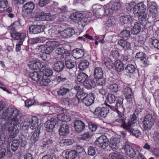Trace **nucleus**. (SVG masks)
Masks as SVG:
<instances>
[{
	"label": "nucleus",
	"mask_w": 159,
	"mask_h": 159,
	"mask_svg": "<svg viewBox=\"0 0 159 159\" xmlns=\"http://www.w3.org/2000/svg\"><path fill=\"white\" fill-rule=\"evenodd\" d=\"M22 119L23 117L22 116L20 119H17L13 125H9L8 129L9 133L10 134L9 137L10 138H14L18 133L19 130L21 128L23 129L24 127H25L27 129L29 125H31L30 120L27 119L23 122Z\"/></svg>",
	"instance_id": "obj_1"
},
{
	"label": "nucleus",
	"mask_w": 159,
	"mask_h": 159,
	"mask_svg": "<svg viewBox=\"0 0 159 159\" xmlns=\"http://www.w3.org/2000/svg\"><path fill=\"white\" fill-rule=\"evenodd\" d=\"M22 113L20 112L17 109L12 107L10 106L5 109L2 113V117L9 121L11 123L10 125H13L16 122L18 118L20 119Z\"/></svg>",
	"instance_id": "obj_2"
},
{
	"label": "nucleus",
	"mask_w": 159,
	"mask_h": 159,
	"mask_svg": "<svg viewBox=\"0 0 159 159\" xmlns=\"http://www.w3.org/2000/svg\"><path fill=\"white\" fill-rule=\"evenodd\" d=\"M118 112V117L116 118L114 122L120 123L121 124L120 126L121 128L129 132L131 130L132 125L130 122L129 121L127 123H126L125 119L124 116L122 115V113L120 112L119 111Z\"/></svg>",
	"instance_id": "obj_3"
},
{
	"label": "nucleus",
	"mask_w": 159,
	"mask_h": 159,
	"mask_svg": "<svg viewBox=\"0 0 159 159\" xmlns=\"http://www.w3.org/2000/svg\"><path fill=\"white\" fill-rule=\"evenodd\" d=\"M109 140L107 136L102 135L95 141V144L100 148L105 149L108 146Z\"/></svg>",
	"instance_id": "obj_4"
},
{
	"label": "nucleus",
	"mask_w": 159,
	"mask_h": 159,
	"mask_svg": "<svg viewBox=\"0 0 159 159\" xmlns=\"http://www.w3.org/2000/svg\"><path fill=\"white\" fill-rule=\"evenodd\" d=\"M95 98V94L90 93L87 94L82 100H80V103H82L86 106L89 107L94 103Z\"/></svg>",
	"instance_id": "obj_5"
},
{
	"label": "nucleus",
	"mask_w": 159,
	"mask_h": 159,
	"mask_svg": "<svg viewBox=\"0 0 159 159\" xmlns=\"http://www.w3.org/2000/svg\"><path fill=\"white\" fill-rule=\"evenodd\" d=\"M154 118L152 115L148 114L144 117L143 121L144 128L145 130L150 129L154 125Z\"/></svg>",
	"instance_id": "obj_6"
},
{
	"label": "nucleus",
	"mask_w": 159,
	"mask_h": 159,
	"mask_svg": "<svg viewBox=\"0 0 159 159\" xmlns=\"http://www.w3.org/2000/svg\"><path fill=\"white\" fill-rule=\"evenodd\" d=\"M109 6V8L106 9L105 10V15L109 16L112 15L121 7L120 4L116 2L112 4L110 3Z\"/></svg>",
	"instance_id": "obj_7"
},
{
	"label": "nucleus",
	"mask_w": 159,
	"mask_h": 159,
	"mask_svg": "<svg viewBox=\"0 0 159 159\" xmlns=\"http://www.w3.org/2000/svg\"><path fill=\"white\" fill-rule=\"evenodd\" d=\"M58 123V120L55 118H52L47 120L44 124L46 131L49 132H52L55 125L57 124Z\"/></svg>",
	"instance_id": "obj_8"
},
{
	"label": "nucleus",
	"mask_w": 159,
	"mask_h": 159,
	"mask_svg": "<svg viewBox=\"0 0 159 159\" xmlns=\"http://www.w3.org/2000/svg\"><path fill=\"white\" fill-rule=\"evenodd\" d=\"M56 54L61 59H65L70 55V53L67 50L65 49L63 47H59L55 51Z\"/></svg>",
	"instance_id": "obj_9"
},
{
	"label": "nucleus",
	"mask_w": 159,
	"mask_h": 159,
	"mask_svg": "<svg viewBox=\"0 0 159 159\" xmlns=\"http://www.w3.org/2000/svg\"><path fill=\"white\" fill-rule=\"evenodd\" d=\"M127 156L130 159H133L136 155V152L132 147L129 145L125 144L123 147Z\"/></svg>",
	"instance_id": "obj_10"
},
{
	"label": "nucleus",
	"mask_w": 159,
	"mask_h": 159,
	"mask_svg": "<svg viewBox=\"0 0 159 159\" xmlns=\"http://www.w3.org/2000/svg\"><path fill=\"white\" fill-rule=\"evenodd\" d=\"M109 108L107 107L102 108L98 107L95 109L94 114L98 116L105 118L107 114L109 113Z\"/></svg>",
	"instance_id": "obj_11"
},
{
	"label": "nucleus",
	"mask_w": 159,
	"mask_h": 159,
	"mask_svg": "<svg viewBox=\"0 0 159 159\" xmlns=\"http://www.w3.org/2000/svg\"><path fill=\"white\" fill-rule=\"evenodd\" d=\"M35 5L32 2L26 3L23 7L22 11L24 14L31 13L34 8Z\"/></svg>",
	"instance_id": "obj_12"
},
{
	"label": "nucleus",
	"mask_w": 159,
	"mask_h": 159,
	"mask_svg": "<svg viewBox=\"0 0 159 159\" xmlns=\"http://www.w3.org/2000/svg\"><path fill=\"white\" fill-rule=\"evenodd\" d=\"M84 54V49L78 48L74 49L72 52V56L75 59H80L83 57Z\"/></svg>",
	"instance_id": "obj_13"
},
{
	"label": "nucleus",
	"mask_w": 159,
	"mask_h": 159,
	"mask_svg": "<svg viewBox=\"0 0 159 159\" xmlns=\"http://www.w3.org/2000/svg\"><path fill=\"white\" fill-rule=\"evenodd\" d=\"M55 78L57 83L61 84H64L65 83H66L69 81V77L67 72L60 74L57 76Z\"/></svg>",
	"instance_id": "obj_14"
},
{
	"label": "nucleus",
	"mask_w": 159,
	"mask_h": 159,
	"mask_svg": "<svg viewBox=\"0 0 159 159\" xmlns=\"http://www.w3.org/2000/svg\"><path fill=\"white\" fill-rule=\"evenodd\" d=\"M44 30L43 26L41 25H32L29 28V30L31 34H37L43 32Z\"/></svg>",
	"instance_id": "obj_15"
},
{
	"label": "nucleus",
	"mask_w": 159,
	"mask_h": 159,
	"mask_svg": "<svg viewBox=\"0 0 159 159\" xmlns=\"http://www.w3.org/2000/svg\"><path fill=\"white\" fill-rule=\"evenodd\" d=\"M74 124L75 129L78 132H82L85 128V124L81 120H75Z\"/></svg>",
	"instance_id": "obj_16"
},
{
	"label": "nucleus",
	"mask_w": 159,
	"mask_h": 159,
	"mask_svg": "<svg viewBox=\"0 0 159 159\" xmlns=\"http://www.w3.org/2000/svg\"><path fill=\"white\" fill-rule=\"evenodd\" d=\"M124 95L125 99L129 103L132 102V98L133 94L131 89L130 87H126L125 89Z\"/></svg>",
	"instance_id": "obj_17"
},
{
	"label": "nucleus",
	"mask_w": 159,
	"mask_h": 159,
	"mask_svg": "<svg viewBox=\"0 0 159 159\" xmlns=\"http://www.w3.org/2000/svg\"><path fill=\"white\" fill-rule=\"evenodd\" d=\"M75 33V31L73 28H68L61 32V36L64 38H68Z\"/></svg>",
	"instance_id": "obj_18"
},
{
	"label": "nucleus",
	"mask_w": 159,
	"mask_h": 159,
	"mask_svg": "<svg viewBox=\"0 0 159 159\" xmlns=\"http://www.w3.org/2000/svg\"><path fill=\"white\" fill-rule=\"evenodd\" d=\"M69 127L66 123H65L60 126L59 133L61 136H65L69 133Z\"/></svg>",
	"instance_id": "obj_19"
},
{
	"label": "nucleus",
	"mask_w": 159,
	"mask_h": 159,
	"mask_svg": "<svg viewBox=\"0 0 159 159\" xmlns=\"http://www.w3.org/2000/svg\"><path fill=\"white\" fill-rule=\"evenodd\" d=\"M126 40L121 39L118 42V45L121 46L124 51L129 50L131 48L130 43Z\"/></svg>",
	"instance_id": "obj_20"
},
{
	"label": "nucleus",
	"mask_w": 159,
	"mask_h": 159,
	"mask_svg": "<svg viewBox=\"0 0 159 159\" xmlns=\"http://www.w3.org/2000/svg\"><path fill=\"white\" fill-rule=\"evenodd\" d=\"M136 10L134 11V15H136L139 13L145 12L146 6L143 2H139L135 6Z\"/></svg>",
	"instance_id": "obj_21"
},
{
	"label": "nucleus",
	"mask_w": 159,
	"mask_h": 159,
	"mask_svg": "<svg viewBox=\"0 0 159 159\" xmlns=\"http://www.w3.org/2000/svg\"><path fill=\"white\" fill-rule=\"evenodd\" d=\"M125 70L126 72L125 75L129 76L131 77L135 73L136 68L132 64H129L125 67Z\"/></svg>",
	"instance_id": "obj_22"
},
{
	"label": "nucleus",
	"mask_w": 159,
	"mask_h": 159,
	"mask_svg": "<svg viewBox=\"0 0 159 159\" xmlns=\"http://www.w3.org/2000/svg\"><path fill=\"white\" fill-rule=\"evenodd\" d=\"M42 64L38 60H35L30 61L28 64L29 67L33 70H37L38 69L40 70Z\"/></svg>",
	"instance_id": "obj_23"
},
{
	"label": "nucleus",
	"mask_w": 159,
	"mask_h": 159,
	"mask_svg": "<svg viewBox=\"0 0 159 159\" xmlns=\"http://www.w3.org/2000/svg\"><path fill=\"white\" fill-rule=\"evenodd\" d=\"M123 100L124 99L122 98H120L117 100L116 106L113 110L117 113L118 114L117 117H118V111L120 112H121L120 111L123 108Z\"/></svg>",
	"instance_id": "obj_24"
},
{
	"label": "nucleus",
	"mask_w": 159,
	"mask_h": 159,
	"mask_svg": "<svg viewBox=\"0 0 159 159\" xmlns=\"http://www.w3.org/2000/svg\"><path fill=\"white\" fill-rule=\"evenodd\" d=\"M11 36L14 40H24L25 38L26 37V34L25 33H20L16 31L14 33H11Z\"/></svg>",
	"instance_id": "obj_25"
},
{
	"label": "nucleus",
	"mask_w": 159,
	"mask_h": 159,
	"mask_svg": "<svg viewBox=\"0 0 159 159\" xmlns=\"http://www.w3.org/2000/svg\"><path fill=\"white\" fill-rule=\"evenodd\" d=\"M49 46L46 47L44 45H40L39 48V50L43 53L46 54H50L52 53L53 50V47H51L50 45Z\"/></svg>",
	"instance_id": "obj_26"
},
{
	"label": "nucleus",
	"mask_w": 159,
	"mask_h": 159,
	"mask_svg": "<svg viewBox=\"0 0 159 159\" xmlns=\"http://www.w3.org/2000/svg\"><path fill=\"white\" fill-rule=\"evenodd\" d=\"M40 127H38L36 129H35L32 135L30 140L31 142L33 143H35L39 140V134L40 133Z\"/></svg>",
	"instance_id": "obj_27"
},
{
	"label": "nucleus",
	"mask_w": 159,
	"mask_h": 159,
	"mask_svg": "<svg viewBox=\"0 0 159 159\" xmlns=\"http://www.w3.org/2000/svg\"><path fill=\"white\" fill-rule=\"evenodd\" d=\"M83 86L86 89H90L96 86V83L93 79H88L84 83Z\"/></svg>",
	"instance_id": "obj_28"
},
{
	"label": "nucleus",
	"mask_w": 159,
	"mask_h": 159,
	"mask_svg": "<svg viewBox=\"0 0 159 159\" xmlns=\"http://www.w3.org/2000/svg\"><path fill=\"white\" fill-rule=\"evenodd\" d=\"M111 143V144L112 148L117 150L118 149H120V145L121 146V143H120V138H115L113 139Z\"/></svg>",
	"instance_id": "obj_29"
},
{
	"label": "nucleus",
	"mask_w": 159,
	"mask_h": 159,
	"mask_svg": "<svg viewBox=\"0 0 159 159\" xmlns=\"http://www.w3.org/2000/svg\"><path fill=\"white\" fill-rule=\"evenodd\" d=\"M64 67V62L61 61H57L54 64L53 69L57 72L62 71Z\"/></svg>",
	"instance_id": "obj_30"
},
{
	"label": "nucleus",
	"mask_w": 159,
	"mask_h": 159,
	"mask_svg": "<svg viewBox=\"0 0 159 159\" xmlns=\"http://www.w3.org/2000/svg\"><path fill=\"white\" fill-rule=\"evenodd\" d=\"M89 62L88 60H84L80 62L78 67L80 70L83 71L89 67Z\"/></svg>",
	"instance_id": "obj_31"
},
{
	"label": "nucleus",
	"mask_w": 159,
	"mask_h": 159,
	"mask_svg": "<svg viewBox=\"0 0 159 159\" xmlns=\"http://www.w3.org/2000/svg\"><path fill=\"white\" fill-rule=\"evenodd\" d=\"M148 10H149L150 13L153 14L157 12V5L155 2H148Z\"/></svg>",
	"instance_id": "obj_32"
},
{
	"label": "nucleus",
	"mask_w": 159,
	"mask_h": 159,
	"mask_svg": "<svg viewBox=\"0 0 159 159\" xmlns=\"http://www.w3.org/2000/svg\"><path fill=\"white\" fill-rule=\"evenodd\" d=\"M67 159H77V152L76 150H71L66 152Z\"/></svg>",
	"instance_id": "obj_33"
},
{
	"label": "nucleus",
	"mask_w": 159,
	"mask_h": 159,
	"mask_svg": "<svg viewBox=\"0 0 159 159\" xmlns=\"http://www.w3.org/2000/svg\"><path fill=\"white\" fill-rule=\"evenodd\" d=\"M83 14L79 12H77L71 14L70 15V18L72 20L75 21H79L81 19L83 18Z\"/></svg>",
	"instance_id": "obj_34"
},
{
	"label": "nucleus",
	"mask_w": 159,
	"mask_h": 159,
	"mask_svg": "<svg viewBox=\"0 0 159 159\" xmlns=\"http://www.w3.org/2000/svg\"><path fill=\"white\" fill-rule=\"evenodd\" d=\"M89 78L88 75L85 73L80 72L77 76V80L80 83H84Z\"/></svg>",
	"instance_id": "obj_35"
},
{
	"label": "nucleus",
	"mask_w": 159,
	"mask_h": 159,
	"mask_svg": "<svg viewBox=\"0 0 159 159\" xmlns=\"http://www.w3.org/2000/svg\"><path fill=\"white\" fill-rule=\"evenodd\" d=\"M103 71L101 67H96L94 71L93 75L95 79L100 78L102 77Z\"/></svg>",
	"instance_id": "obj_36"
},
{
	"label": "nucleus",
	"mask_w": 159,
	"mask_h": 159,
	"mask_svg": "<svg viewBox=\"0 0 159 159\" xmlns=\"http://www.w3.org/2000/svg\"><path fill=\"white\" fill-rule=\"evenodd\" d=\"M114 66L116 70L120 72L123 71L125 68L123 62L120 60H116L115 61Z\"/></svg>",
	"instance_id": "obj_37"
},
{
	"label": "nucleus",
	"mask_w": 159,
	"mask_h": 159,
	"mask_svg": "<svg viewBox=\"0 0 159 159\" xmlns=\"http://www.w3.org/2000/svg\"><path fill=\"white\" fill-rule=\"evenodd\" d=\"M38 16L40 20L42 21H48L51 19L50 14L49 13H46L42 12L39 13Z\"/></svg>",
	"instance_id": "obj_38"
},
{
	"label": "nucleus",
	"mask_w": 159,
	"mask_h": 159,
	"mask_svg": "<svg viewBox=\"0 0 159 159\" xmlns=\"http://www.w3.org/2000/svg\"><path fill=\"white\" fill-rule=\"evenodd\" d=\"M70 90L68 88L61 87L57 91V93L58 95L64 97L69 92Z\"/></svg>",
	"instance_id": "obj_39"
},
{
	"label": "nucleus",
	"mask_w": 159,
	"mask_h": 159,
	"mask_svg": "<svg viewBox=\"0 0 159 159\" xmlns=\"http://www.w3.org/2000/svg\"><path fill=\"white\" fill-rule=\"evenodd\" d=\"M29 77L34 81L37 82L41 78V75L39 73L35 71L30 72L29 75Z\"/></svg>",
	"instance_id": "obj_40"
},
{
	"label": "nucleus",
	"mask_w": 159,
	"mask_h": 159,
	"mask_svg": "<svg viewBox=\"0 0 159 159\" xmlns=\"http://www.w3.org/2000/svg\"><path fill=\"white\" fill-rule=\"evenodd\" d=\"M41 71H44L45 75L44 76H46L47 77H49L52 75V69L50 68H46V66L45 65H42V66L40 69Z\"/></svg>",
	"instance_id": "obj_41"
},
{
	"label": "nucleus",
	"mask_w": 159,
	"mask_h": 159,
	"mask_svg": "<svg viewBox=\"0 0 159 159\" xmlns=\"http://www.w3.org/2000/svg\"><path fill=\"white\" fill-rule=\"evenodd\" d=\"M20 144V141L18 139H14L12 141L11 145V150L13 152L16 151L18 149Z\"/></svg>",
	"instance_id": "obj_42"
},
{
	"label": "nucleus",
	"mask_w": 159,
	"mask_h": 159,
	"mask_svg": "<svg viewBox=\"0 0 159 159\" xmlns=\"http://www.w3.org/2000/svg\"><path fill=\"white\" fill-rule=\"evenodd\" d=\"M136 3L134 2H131L126 4V8L127 11L129 12L132 11L134 14V11L136 10L135 8Z\"/></svg>",
	"instance_id": "obj_43"
},
{
	"label": "nucleus",
	"mask_w": 159,
	"mask_h": 159,
	"mask_svg": "<svg viewBox=\"0 0 159 159\" xmlns=\"http://www.w3.org/2000/svg\"><path fill=\"white\" fill-rule=\"evenodd\" d=\"M31 120V126L30 128L32 129H36L38 125V118L36 116L32 117Z\"/></svg>",
	"instance_id": "obj_44"
},
{
	"label": "nucleus",
	"mask_w": 159,
	"mask_h": 159,
	"mask_svg": "<svg viewBox=\"0 0 159 159\" xmlns=\"http://www.w3.org/2000/svg\"><path fill=\"white\" fill-rule=\"evenodd\" d=\"M141 28L140 24L136 22L134 24L131 33L134 35H137L140 32Z\"/></svg>",
	"instance_id": "obj_45"
},
{
	"label": "nucleus",
	"mask_w": 159,
	"mask_h": 159,
	"mask_svg": "<svg viewBox=\"0 0 159 159\" xmlns=\"http://www.w3.org/2000/svg\"><path fill=\"white\" fill-rule=\"evenodd\" d=\"M132 19V18L130 16L126 15L121 16L120 17L121 22L124 24H128L130 21Z\"/></svg>",
	"instance_id": "obj_46"
},
{
	"label": "nucleus",
	"mask_w": 159,
	"mask_h": 159,
	"mask_svg": "<svg viewBox=\"0 0 159 159\" xmlns=\"http://www.w3.org/2000/svg\"><path fill=\"white\" fill-rule=\"evenodd\" d=\"M57 119L62 121H69L70 120V117L69 115H66L64 113L59 114L57 115Z\"/></svg>",
	"instance_id": "obj_47"
},
{
	"label": "nucleus",
	"mask_w": 159,
	"mask_h": 159,
	"mask_svg": "<svg viewBox=\"0 0 159 159\" xmlns=\"http://www.w3.org/2000/svg\"><path fill=\"white\" fill-rule=\"evenodd\" d=\"M139 22L142 24L146 21L147 14L145 12L137 14Z\"/></svg>",
	"instance_id": "obj_48"
},
{
	"label": "nucleus",
	"mask_w": 159,
	"mask_h": 159,
	"mask_svg": "<svg viewBox=\"0 0 159 159\" xmlns=\"http://www.w3.org/2000/svg\"><path fill=\"white\" fill-rule=\"evenodd\" d=\"M120 37L125 40L129 39L130 37V31L126 30H123L120 33Z\"/></svg>",
	"instance_id": "obj_49"
},
{
	"label": "nucleus",
	"mask_w": 159,
	"mask_h": 159,
	"mask_svg": "<svg viewBox=\"0 0 159 159\" xmlns=\"http://www.w3.org/2000/svg\"><path fill=\"white\" fill-rule=\"evenodd\" d=\"M86 93L84 91L83 89L77 91L76 96L77 98L78 103H80L79 100H82L86 96Z\"/></svg>",
	"instance_id": "obj_50"
},
{
	"label": "nucleus",
	"mask_w": 159,
	"mask_h": 159,
	"mask_svg": "<svg viewBox=\"0 0 159 159\" xmlns=\"http://www.w3.org/2000/svg\"><path fill=\"white\" fill-rule=\"evenodd\" d=\"M76 149L77 153H78V157L79 158H80V157L82 156H84L85 154V152L84 148L81 146L80 145H77L76 146Z\"/></svg>",
	"instance_id": "obj_51"
},
{
	"label": "nucleus",
	"mask_w": 159,
	"mask_h": 159,
	"mask_svg": "<svg viewBox=\"0 0 159 159\" xmlns=\"http://www.w3.org/2000/svg\"><path fill=\"white\" fill-rule=\"evenodd\" d=\"M73 141L70 139H62L61 140L60 143L62 146H67L72 144Z\"/></svg>",
	"instance_id": "obj_52"
},
{
	"label": "nucleus",
	"mask_w": 159,
	"mask_h": 159,
	"mask_svg": "<svg viewBox=\"0 0 159 159\" xmlns=\"http://www.w3.org/2000/svg\"><path fill=\"white\" fill-rule=\"evenodd\" d=\"M116 97L115 95L111 93H108L107 96L106 100L110 104L114 103L115 102Z\"/></svg>",
	"instance_id": "obj_53"
},
{
	"label": "nucleus",
	"mask_w": 159,
	"mask_h": 159,
	"mask_svg": "<svg viewBox=\"0 0 159 159\" xmlns=\"http://www.w3.org/2000/svg\"><path fill=\"white\" fill-rule=\"evenodd\" d=\"M75 64V63L73 60H68L65 61L66 66L68 69H71L73 68Z\"/></svg>",
	"instance_id": "obj_54"
},
{
	"label": "nucleus",
	"mask_w": 159,
	"mask_h": 159,
	"mask_svg": "<svg viewBox=\"0 0 159 159\" xmlns=\"http://www.w3.org/2000/svg\"><path fill=\"white\" fill-rule=\"evenodd\" d=\"M140 61L141 64V65L143 67L145 68L149 65V61L147 55L144 58L142 59Z\"/></svg>",
	"instance_id": "obj_55"
},
{
	"label": "nucleus",
	"mask_w": 159,
	"mask_h": 159,
	"mask_svg": "<svg viewBox=\"0 0 159 159\" xmlns=\"http://www.w3.org/2000/svg\"><path fill=\"white\" fill-rule=\"evenodd\" d=\"M104 62L107 67L110 68L112 67V61L108 57H105L104 59Z\"/></svg>",
	"instance_id": "obj_56"
},
{
	"label": "nucleus",
	"mask_w": 159,
	"mask_h": 159,
	"mask_svg": "<svg viewBox=\"0 0 159 159\" xmlns=\"http://www.w3.org/2000/svg\"><path fill=\"white\" fill-rule=\"evenodd\" d=\"M108 88L110 90L111 92L113 93H116L119 90L118 86L116 83L110 84L108 87Z\"/></svg>",
	"instance_id": "obj_57"
},
{
	"label": "nucleus",
	"mask_w": 159,
	"mask_h": 159,
	"mask_svg": "<svg viewBox=\"0 0 159 159\" xmlns=\"http://www.w3.org/2000/svg\"><path fill=\"white\" fill-rule=\"evenodd\" d=\"M50 81L51 80L48 77L43 76L40 81V84L46 86L48 85Z\"/></svg>",
	"instance_id": "obj_58"
},
{
	"label": "nucleus",
	"mask_w": 159,
	"mask_h": 159,
	"mask_svg": "<svg viewBox=\"0 0 159 159\" xmlns=\"http://www.w3.org/2000/svg\"><path fill=\"white\" fill-rule=\"evenodd\" d=\"M110 55L116 60L119 57L120 53L119 51L116 49H113L111 52Z\"/></svg>",
	"instance_id": "obj_59"
},
{
	"label": "nucleus",
	"mask_w": 159,
	"mask_h": 159,
	"mask_svg": "<svg viewBox=\"0 0 159 159\" xmlns=\"http://www.w3.org/2000/svg\"><path fill=\"white\" fill-rule=\"evenodd\" d=\"M110 159H119L121 158V156L117 152L111 153L109 155Z\"/></svg>",
	"instance_id": "obj_60"
},
{
	"label": "nucleus",
	"mask_w": 159,
	"mask_h": 159,
	"mask_svg": "<svg viewBox=\"0 0 159 159\" xmlns=\"http://www.w3.org/2000/svg\"><path fill=\"white\" fill-rule=\"evenodd\" d=\"M46 45H50L51 47H53V50L59 46L61 45L60 43L55 41L48 42L46 43Z\"/></svg>",
	"instance_id": "obj_61"
},
{
	"label": "nucleus",
	"mask_w": 159,
	"mask_h": 159,
	"mask_svg": "<svg viewBox=\"0 0 159 159\" xmlns=\"http://www.w3.org/2000/svg\"><path fill=\"white\" fill-rule=\"evenodd\" d=\"M129 56L128 55L126 54H123L121 56V61L124 63V64H126L129 62Z\"/></svg>",
	"instance_id": "obj_62"
},
{
	"label": "nucleus",
	"mask_w": 159,
	"mask_h": 159,
	"mask_svg": "<svg viewBox=\"0 0 159 159\" xmlns=\"http://www.w3.org/2000/svg\"><path fill=\"white\" fill-rule=\"evenodd\" d=\"M88 127L92 131H95L98 127L96 124L91 122H89L88 123Z\"/></svg>",
	"instance_id": "obj_63"
},
{
	"label": "nucleus",
	"mask_w": 159,
	"mask_h": 159,
	"mask_svg": "<svg viewBox=\"0 0 159 159\" xmlns=\"http://www.w3.org/2000/svg\"><path fill=\"white\" fill-rule=\"evenodd\" d=\"M147 55L142 52H139L136 53L135 57L140 61L142 59L146 57Z\"/></svg>",
	"instance_id": "obj_64"
}]
</instances>
